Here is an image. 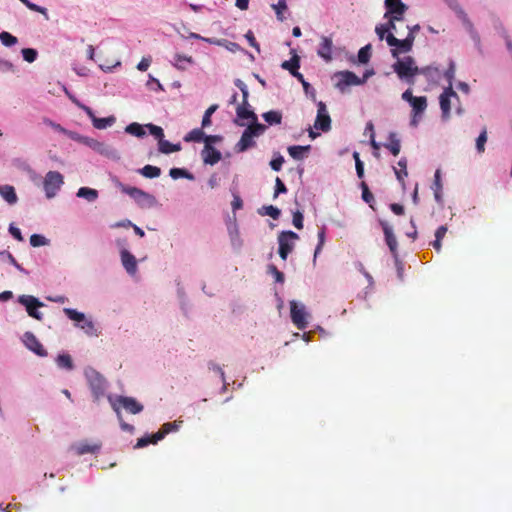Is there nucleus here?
<instances>
[{
    "instance_id": "nucleus-45",
    "label": "nucleus",
    "mask_w": 512,
    "mask_h": 512,
    "mask_svg": "<svg viewBox=\"0 0 512 512\" xmlns=\"http://www.w3.org/2000/svg\"><path fill=\"white\" fill-rule=\"evenodd\" d=\"M0 41L4 46L7 47L13 46L18 42L15 36L6 31L0 33Z\"/></svg>"
},
{
    "instance_id": "nucleus-36",
    "label": "nucleus",
    "mask_w": 512,
    "mask_h": 512,
    "mask_svg": "<svg viewBox=\"0 0 512 512\" xmlns=\"http://www.w3.org/2000/svg\"><path fill=\"white\" fill-rule=\"evenodd\" d=\"M204 135L205 133L203 132L202 129L200 128H195L193 130H191L185 137H184V141L186 142H202L204 141Z\"/></svg>"
},
{
    "instance_id": "nucleus-64",
    "label": "nucleus",
    "mask_w": 512,
    "mask_h": 512,
    "mask_svg": "<svg viewBox=\"0 0 512 512\" xmlns=\"http://www.w3.org/2000/svg\"><path fill=\"white\" fill-rule=\"evenodd\" d=\"M269 272L273 274L276 282H278V283L284 282V274L281 271H279L276 266L270 265Z\"/></svg>"
},
{
    "instance_id": "nucleus-13",
    "label": "nucleus",
    "mask_w": 512,
    "mask_h": 512,
    "mask_svg": "<svg viewBox=\"0 0 512 512\" xmlns=\"http://www.w3.org/2000/svg\"><path fill=\"white\" fill-rule=\"evenodd\" d=\"M458 98L457 93L453 90L452 83L448 85L444 89V91L441 93L439 97L440 102V108L442 110V116L443 118L447 119L450 116V109H451V98Z\"/></svg>"
},
{
    "instance_id": "nucleus-47",
    "label": "nucleus",
    "mask_w": 512,
    "mask_h": 512,
    "mask_svg": "<svg viewBox=\"0 0 512 512\" xmlns=\"http://www.w3.org/2000/svg\"><path fill=\"white\" fill-rule=\"evenodd\" d=\"M218 109V105L217 104H213L211 105L204 113L203 115V118H202V128H205L207 126H210L211 125V116L212 114Z\"/></svg>"
},
{
    "instance_id": "nucleus-35",
    "label": "nucleus",
    "mask_w": 512,
    "mask_h": 512,
    "mask_svg": "<svg viewBox=\"0 0 512 512\" xmlns=\"http://www.w3.org/2000/svg\"><path fill=\"white\" fill-rule=\"evenodd\" d=\"M144 127L145 126H143L137 122H133L126 126L125 131L130 135L141 138V137L145 136V134H146Z\"/></svg>"
},
{
    "instance_id": "nucleus-32",
    "label": "nucleus",
    "mask_w": 512,
    "mask_h": 512,
    "mask_svg": "<svg viewBox=\"0 0 512 512\" xmlns=\"http://www.w3.org/2000/svg\"><path fill=\"white\" fill-rule=\"evenodd\" d=\"M262 116L269 125H279L282 122V113L280 111L271 110L263 113Z\"/></svg>"
},
{
    "instance_id": "nucleus-6",
    "label": "nucleus",
    "mask_w": 512,
    "mask_h": 512,
    "mask_svg": "<svg viewBox=\"0 0 512 512\" xmlns=\"http://www.w3.org/2000/svg\"><path fill=\"white\" fill-rule=\"evenodd\" d=\"M299 239L297 233L293 231H282L278 235V244H279V256L282 260H286L289 253H291L295 246V241Z\"/></svg>"
},
{
    "instance_id": "nucleus-16",
    "label": "nucleus",
    "mask_w": 512,
    "mask_h": 512,
    "mask_svg": "<svg viewBox=\"0 0 512 512\" xmlns=\"http://www.w3.org/2000/svg\"><path fill=\"white\" fill-rule=\"evenodd\" d=\"M410 105L412 107L411 125L417 126V117L421 116L427 108V98L425 96H416V98L413 99Z\"/></svg>"
},
{
    "instance_id": "nucleus-27",
    "label": "nucleus",
    "mask_w": 512,
    "mask_h": 512,
    "mask_svg": "<svg viewBox=\"0 0 512 512\" xmlns=\"http://www.w3.org/2000/svg\"><path fill=\"white\" fill-rule=\"evenodd\" d=\"M384 147L387 148L394 156H398L401 150V143L397 138L396 133L391 132L389 134V142L385 143Z\"/></svg>"
},
{
    "instance_id": "nucleus-48",
    "label": "nucleus",
    "mask_w": 512,
    "mask_h": 512,
    "mask_svg": "<svg viewBox=\"0 0 512 512\" xmlns=\"http://www.w3.org/2000/svg\"><path fill=\"white\" fill-rule=\"evenodd\" d=\"M487 142V129L484 127L480 135L476 139V149L478 153L485 151V143Z\"/></svg>"
},
{
    "instance_id": "nucleus-51",
    "label": "nucleus",
    "mask_w": 512,
    "mask_h": 512,
    "mask_svg": "<svg viewBox=\"0 0 512 512\" xmlns=\"http://www.w3.org/2000/svg\"><path fill=\"white\" fill-rule=\"evenodd\" d=\"M360 187L362 189V199L372 207L371 204L374 202V196L370 192L368 185L366 182L362 181Z\"/></svg>"
},
{
    "instance_id": "nucleus-58",
    "label": "nucleus",
    "mask_w": 512,
    "mask_h": 512,
    "mask_svg": "<svg viewBox=\"0 0 512 512\" xmlns=\"http://www.w3.org/2000/svg\"><path fill=\"white\" fill-rule=\"evenodd\" d=\"M82 323V325H78L81 329L85 330V332L90 336L96 335V328L91 320H87L85 318Z\"/></svg>"
},
{
    "instance_id": "nucleus-37",
    "label": "nucleus",
    "mask_w": 512,
    "mask_h": 512,
    "mask_svg": "<svg viewBox=\"0 0 512 512\" xmlns=\"http://www.w3.org/2000/svg\"><path fill=\"white\" fill-rule=\"evenodd\" d=\"M446 4L456 13L457 17L462 21L468 17L467 13L461 7L457 0H444Z\"/></svg>"
},
{
    "instance_id": "nucleus-31",
    "label": "nucleus",
    "mask_w": 512,
    "mask_h": 512,
    "mask_svg": "<svg viewBox=\"0 0 512 512\" xmlns=\"http://www.w3.org/2000/svg\"><path fill=\"white\" fill-rule=\"evenodd\" d=\"M77 196L89 202H94L98 198V191L89 187H81L77 191Z\"/></svg>"
},
{
    "instance_id": "nucleus-62",
    "label": "nucleus",
    "mask_w": 512,
    "mask_h": 512,
    "mask_svg": "<svg viewBox=\"0 0 512 512\" xmlns=\"http://www.w3.org/2000/svg\"><path fill=\"white\" fill-rule=\"evenodd\" d=\"M284 163V158L281 155H278L277 157L273 158L270 161V166L274 171H280L282 168V165Z\"/></svg>"
},
{
    "instance_id": "nucleus-9",
    "label": "nucleus",
    "mask_w": 512,
    "mask_h": 512,
    "mask_svg": "<svg viewBox=\"0 0 512 512\" xmlns=\"http://www.w3.org/2000/svg\"><path fill=\"white\" fill-rule=\"evenodd\" d=\"M18 302L25 306L28 315L36 320H42V314L37 310L43 306L36 297L31 295H21L18 298Z\"/></svg>"
},
{
    "instance_id": "nucleus-7",
    "label": "nucleus",
    "mask_w": 512,
    "mask_h": 512,
    "mask_svg": "<svg viewBox=\"0 0 512 512\" xmlns=\"http://www.w3.org/2000/svg\"><path fill=\"white\" fill-rule=\"evenodd\" d=\"M85 374L94 398L99 400L104 395L106 388L104 377L94 369L87 370Z\"/></svg>"
},
{
    "instance_id": "nucleus-44",
    "label": "nucleus",
    "mask_w": 512,
    "mask_h": 512,
    "mask_svg": "<svg viewBox=\"0 0 512 512\" xmlns=\"http://www.w3.org/2000/svg\"><path fill=\"white\" fill-rule=\"evenodd\" d=\"M433 189H434V195H435L436 201L440 202L441 201V193L440 192H441V189H442V184H441L440 171L439 170H437L435 172Z\"/></svg>"
},
{
    "instance_id": "nucleus-40",
    "label": "nucleus",
    "mask_w": 512,
    "mask_h": 512,
    "mask_svg": "<svg viewBox=\"0 0 512 512\" xmlns=\"http://www.w3.org/2000/svg\"><path fill=\"white\" fill-rule=\"evenodd\" d=\"M56 363L60 368H65L67 370L73 369V361L69 354H60L56 359Z\"/></svg>"
},
{
    "instance_id": "nucleus-42",
    "label": "nucleus",
    "mask_w": 512,
    "mask_h": 512,
    "mask_svg": "<svg viewBox=\"0 0 512 512\" xmlns=\"http://www.w3.org/2000/svg\"><path fill=\"white\" fill-rule=\"evenodd\" d=\"M271 7L275 11L277 19L279 21H283L284 20L283 12L287 10L286 0H278V3L272 4Z\"/></svg>"
},
{
    "instance_id": "nucleus-39",
    "label": "nucleus",
    "mask_w": 512,
    "mask_h": 512,
    "mask_svg": "<svg viewBox=\"0 0 512 512\" xmlns=\"http://www.w3.org/2000/svg\"><path fill=\"white\" fill-rule=\"evenodd\" d=\"M282 68L288 70L292 75H296V71L299 69V57L294 56L288 61L282 63Z\"/></svg>"
},
{
    "instance_id": "nucleus-52",
    "label": "nucleus",
    "mask_w": 512,
    "mask_h": 512,
    "mask_svg": "<svg viewBox=\"0 0 512 512\" xmlns=\"http://www.w3.org/2000/svg\"><path fill=\"white\" fill-rule=\"evenodd\" d=\"M0 256H5L8 258V261L10 264H12L16 269H18L20 272L28 274V272L20 265L15 257L9 252V251H0Z\"/></svg>"
},
{
    "instance_id": "nucleus-23",
    "label": "nucleus",
    "mask_w": 512,
    "mask_h": 512,
    "mask_svg": "<svg viewBox=\"0 0 512 512\" xmlns=\"http://www.w3.org/2000/svg\"><path fill=\"white\" fill-rule=\"evenodd\" d=\"M332 47V40L328 37H322L317 54L326 62H329L332 59Z\"/></svg>"
},
{
    "instance_id": "nucleus-30",
    "label": "nucleus",
    "mask_w": 512,
    "mask_h": 512,
    "mask_svg": "<svg viewBox=\"0 0 512 512\" xmlns=\"http://www.w3.org/2000/svg\"><path fill=\"white\" fill-rule=\"evenodd\" d=\"M42 121H43V124H45L48 127H51L53 130H55L59 133L68 135L72 139H77V137L75 136L76 135L75 133L68 131L67 129L62 127L60 124L55 123L51 119L45 117V118H43Z\"/></svg>"
},
{
    "instance_id": "nucleus-56",
    "label": "nucleus",
    "mask_w": 512,
    "mask_h": 512,
    "mask_svg": "<svg viewBox=\"0 0 512 512\" xmlns=\"http://www.w3.org/2000/svg\"><path fill=\"white\" fill-rule=\"evenodd\" d=\"M22 55L25 61L32 63L37 58V51L33 48H24L22 49Z\"/></svg>"
},
{
    "instance_id": "nucleus-59",
    "label": "nucleus",
    "mask_w": 512,
    "mask_h": 512,
    "mask_svg": "<svg viewBox=\"0 0 512 512\" xmlns=\"http://www.w3.org/2000/svg\"><path fill=\"white\" fill-rule=\"evenodd\" d=\"M174 59H175V66L178 69H184V66L182 65L183 62H188V63L193 62V59L191 56H186V55H181V54H176Z\"/></svg>"
},
{
    "instance_id": "nucleus-50",
    "label": "nucleus",
    "mask_w": 512,
    "mask_h": 512,
    "mask_svg": "<svg viewBox=\"0 0 512 512\" xmlns=\"http://www.w3.org/2000/svg\"><path fill=\"white\" fill-rule=\"evenodd\" d=\"M235 85L242 92V103L241 104L249 105V103H248L249 91H248L247 85L240 79L235 80Z\"/></svg>"
},
{
    "instance_id": "nucleus-2",
    "label": "nucleus",
    "mask_w": 512,
    "mask_h": 512,
    "mask_svg": "<svg viewBox=\"0 0 512 512\" xmlns=\"http://www.w3.org/2000/svg\"><path fill=\"white\" fill-rule=\"evenodd\" d=\"M108 399L117 414L118 420H122L121 407L131 414H138L143 411V405L133 397L118 396L116 398L109 397Z\"/></svg>"
},
{
    "instance_id": "nucleus-28",
    "label": "nucleus",
    "mask_w": 512,
    "mask_h": 512,
    "mask_svg": "<svg viewBox=\"0 0 512 512\" xmlns=\"http://www.w3.org/2000/svg\"><path fill=\"white\" fill-rule=\"evenodd\" d=\"M310 145L300 146L294 145L288 147L289 155L295 160H302L305 157V153L310 150Z\"/></svg>"
},
{
    "instance_id": "nucleus-49",
    "label": "nucleus",
    "mask_w": 512,
    "mask_h": 512,
    "mask_svg": "<svg viewBox=\"0 0 512 512\" xmlns=\"http://www.w3.org/2000/svg\"><path fill=\"white\" fill-rule=\"evenodd\" d=\"M169 175L173 179H178V178L193 179V176L187 170L181 169V168H172V169H170Z\"/></svg>"
},
{
    "instance_id": "nucleus-8",
    "label": "nucleus",
    "mask_w": 512,
    "mask_h": 512,
    "mask_svg": "<svg viewBox=\"0 0 512 512\" xmlns=\"http://www.w3.org/2000/svg\"><path fill=\"white\" fill-rule=\"evenodd\" d=\"M122 191L133 198L142 208L153 207L156 203V199L153 195L139 188L122 186Z\"/></svg>"
},
{
    "instance_id": "nucleus-21",
    "label": "nucleus",
    "mask_w": 512,
    "mask_h": 512,
    "mask_svg": "<svg viewBox=\"0 0 512 512\" xmlns=\"http://www.w3.org/2000/svg\"><path fill=\"white\" fill-rule=\"evenodd\" d=\"M121 261L127 273H129L130 275H134L136 273L137 260L133 254H131L129 251L125 249L122 250Z\"/></svg>"
},
{
    "instance_id": "nucleus-14",
    "label": "nucleus",
    "mask_w": 512,
    "mask_h": 512,
    "mask_svg": "<svg viewBox=\"0 0 512 512\" xmlns=\"http://www.w3.org/2000/svg\"><path fill=\"white\" fill-rule=\"evenodd\" d=\"M24 345L40 357L47 356V351L32 332H25L23 335Z\"/></svg>"
},
{
    "instance_id": "nucleus-1",
    "label": "nucleus",
    "mask_w": 512,
    "mask_h": 512,
    "mask_svg": "<svg viewBox=\"0 0 512 512\" xmlns=\"http://www.w3.org/2000/svg\"><path fill=\"white\" fill-rule=\"evenodd\" d=\"M393 71L397 74L398 78L409 85L415 84V76L419 74H426L428 68H419L413 57L406 56L398 58L392 65Z\"/></svg>"
},
{
    "instance_id": "nucleus-10",
    "label": "nucleus",
    "mask_w": 512,
    "mask_h": 512,
    "mask_svg": "<svg viewBox=\"0 0 512 512\" xmlns=\"http://www.w3.org/2000/svg\"><path fill=\"white\" fill-rule=\"evenodd\" d=\"M314 128L323 132H327L331 129V118L326 104L322 101L317 103V116L314 122Z\"/></svg>"
},
{
    "instance_id": "nucleus-61",
    "label": "nucleus",
    "mask_w": 512,
    "mask_h": 512,
    "mask_svg": "<svg viewBox=\"0 0 512 512\" xmlns=\"http://www.w3.org/2000/svg\"><path fill=\"white\" fill-rule=\"evenodd\" d=\"M286 192H287V188H286L285 184L282 182V180L279 177H277L275 180L274 198L278 197L279 194L286 193Z\"/></svg>"
},
{
    "instance_id": "nucleus-38",
    "label": "nucleus",
    "mask_w": 512,
    "mask_h": 512,
    "mask_svg": "<svg viewBox=\"0 0 512 512\" xmlns=\"http://www.w3.org/2000/svg\"><path fill=\"white\" fill-rule=\"evenodd\" d=\"M140 173L146 178H157L161 174V169L157 166L146 165L140 170Z\"/></svg>"
},
{
    "instance_id": "nucleus-41",
    "label": "nucleus",
    "mask_w": 512,
    "mask_h": 512,
    "mask_svg": "<svg viewBox=\"0 0 512 512\" xmlns=\"http://www.w3.org/2000/svg\"><path fill=\"white\" fill-rule=\"evenodd\" d=\"M259 213H260L261 215H268V216H270L271 218H273L274 220H277V219L280 217L281 211H280V209H278V208H277V207H275V206L268 205V206H263V207L259 210Z\"/></svg>"
},
{
    "instance_id": "nucleus-26",
    "label": "nucleus",
    "mask_w": 512,
    "mask_h": 512,
    "mask_svg": "<svg viewBox=\"0 0 512 512\" xmlns=\"http://www.w3.org/2000/svg\"><path fill=\"white\" fill-rule=\"evenodd\" d=\"M0 195L10 204L13 205L17 202L18 197L15 189L11 185L0 186Z\"/></svg>"
},
{
    "instance_id": "nucleus-57",
    "label": "nucleus",
    "mask_w": 512,
    "mask_h": 512,
    "mask_svg": "<svg viewBox=\"0 0 512 512\" xmlns=\"http://www.w3.org/2000/svg\"><path fill=\"white\" fill-rule=\"evenodd\" d=\"M48 243L47 239L40 234H33L30 237V244L33 247L44 246Z\"/></svg>"
},
{
    "instance_id": "nucleus-24",
    "label": "nucleus",
    "mask_w": 512,
    "mask_h": 512,
    "mask_svg": "<svg viewBox=\"0 0 512 512\" xmlns=\"http://www.w3.org/2000/svg\"><path fill=\"white\" fill-rule=\"evenodd\" d=\"M250 105H243L238 104L236 107V115L238 119L241 120H251L257 121V115L254 113V111L249 109Z\"/></svg>"
},
{
    "instance_id": "nucleus-18",
    "label": "nucleus",
    "mask_w": 512,
    "mask_h": 512,
    "mask_svg": "<svg viewBox=\"0 0 512 512\" xmlns=\"http://www.w3.org/2000/svg\"><path fill=\"white\" fill-rule=\"evenodd\" d=\"M101 446L100 442L89 443L88 441H81L74 444L71 448L80 456L88 453L95 454L101 449Z\"/></svg>"
},
{
    "instance_id": "nucleus-55",
    "label": "nucleus",
    "mask_w": 512,
    "mask_h": 512,
    "mask_svg": "<svg viewBox=\"0 0 512 512\" xmlns=\"http://www.w3.org/2000/svg\"><path fill=\"white\" fill-rule=\"evenodd\" d=\"M388 21L387 23L384 24V26H386L387 28V32L388 34L389 33H392V31H397L396 30V22L397 21H401L403 19V17H399V16H394V15H390L388 18H386Z\"/></svg>"
},
{
    "instance_id": "nucleus-43",
    "label": "nucleus",
    "mask_w": 512,
    "mask_h": 512,
    "mask_svg": "<svg viewBox=\"0 0 512 512\" xmlns=\"http://www.w3.org/2000/svg\"><path fill=\"white\" fill-rule=\"evenodd\" d=\"M64 313L67 315L69 319L76 321L78 323H82V321H84L86 318L82 312H78L77 310L72 308H64Z\"/></svg>"
},
{
    "instance_id": "nucleus-12",
    "label": "nucleus",
    "mask_w": 512,
    "mask_h": 512,
    "mask_svg": "<svg viewBox=\"0 0 512 512\" xmlns=\"http://www.w3.org/2000/svg\"><path fill=\"white\" fill-rule=\"evenodd\" d=\"M80 109L83 110L86 113V115L91 119L92 124L96 129H106L107 127L112 126L116 122V118L114 116H109L105 118L96 117L93 110L86 105H81Z\"/></svg>"
},
{
    "instance_id": "nucleus-4",
    "label": "nucleus",
    "mask_w": 512,
    "mask_h": 512,
    "mask_svg": "<svg viewBox=\"0 0 512 512\" xmlns=\"http://www.w3.org/2000/svg\"><path fill=\"white\" fill-rule=\"evenodd\" d=\"M182 421H174V422H168L162 425L161 429L157 431L156 433L150 435V436H144L137 440V443L135 445L136 448H142L147 446L148 444H156L158 441L162 440L168 433L171 431L177 430L178 427Z\"/></svg>"
},
{
    "instance_id": "nucleus-22",
    "label": "nucleus",
    "mask_w": 512,
    "mask_h": 512,
    "mask_svg": "<svg viewBox=\"0 0 512 512\" xmlns=\"http://www.w3.org/2000/svg\"><path fill=\"white\" fill-rule=\"evenodd\" d=\"M464 27L466 28L467 32L469 33L471 39L473 40L477 50L479 53H483L482 44H481V38L479 33L476 31L474 24L471 22L469 17L465 18L461 21Z\"/></svg>"
},
{
    "instance_id": "nucleus-54",
    "label": "nucleus",
    "mask_w": 512,
    "mask_h": 512,
    "mask_svg": "<svg viewBox=\"0 0 512 512\" xmlns=\"http://www.w3.org/2000/svg\"><path fill=\"white\" fill-rule=\"evenodd\" d=\"M145 127L149 130L150 134L160 141L164 137V131L160 126L152 123L146 124Z\"/></svg>"
},
{
    "instance_id": "nucleus-63",
    "label": "nucleus",
    "mask_w": 512,
    "mask_h": 512,
    "mask_svg": "<svg viewBox=\"0 0 512 512\" xmlns=\"http://www.w3.org/2000/svg\"><path fill=\"white\" fill-rule=\"evenodd\" d=\"M303 218L302 212L296 211L293 213V225L299 230L303 228Z\"/></svg>"
},
{
    "instance_id": "nucleus-15",
    "label": "nucleus",
    "mask_w": 512,
    "mask_h": 512,
    "mask_svg": "<svg viewBox=\"0 0 512 512\" xmlns=\"http://www.w3.org/2000/svg\"><path fill=\"white\" fill-rule=\"evenodd\" d=\"M386 12L384 18L390 15L403 17L408 7L401 0H385Z\"/></svg>"
},
{
    "instance_id": "nucleus-34",
    "label": "nucleus",
    "mask_w": 512,
    "mask_h": 512,
    "mask_svg": "<svg viewBox=\"0 0 512 512\" xmlns=\"http://www.w3.org/2000/svg\"><path fill=\"white\" fill-rule=\"evenodd\" d=\"M398 166H399V169L397 168H393L394 169V172H395V175H396V178L399 182L401 183H404V178L408 175V172H407V159L406 158H401L399 161H398Z\"/></svg>"
},
{
    "instance_id": "nucleus-29",
    "label": "nucleus",
    "mask_w": 512,
    "mask_h": 512,
    "mask_svg": "<svg viewBox=\"0 0 512 512\" xmlns=\"http://www.w3.org/2000/svg\"><path fill=\"white\" fill-rule=\"evenodd\" d=\"M158 149L163 154H170L181 150L180 144H172L165 140L164 137L158 141Z\"/></svg>"
},
{
    "instance_id": "nucleus-25",
    "label": "nucleus",
    "mask_w": 512,
    "mask_h": 512,
    "mask_svg": "<svg viewBox=\"0 0 512 512\" xmlns=\"http://www.w3.org/2000/svg\"><path fill=\"white\" fill-rule=\"evenodd\" d=\"M256 145L253 137L250 136L247 132H243L239 142L236 144L237 152H244Z\"/></svg>"
},
{
    "instance_id": "nucleus-53",
    "label": "nucleus",
    "mask_w": 512,
    "mask_h": 512,
    "mask_svg": "<svg viewBox=\"0 0 512 512\" xmlns=\"http://www.w3.org/2000/svg\"><path fill=\"white\" fill-rule=\"evenodd\" d=\"M0 256H5L8 258V261L10 264H12L16 269H18L20 272L28 274V272L20 265L15 257L9 252V251H0Z\"/></svg>"
},
{
    "instance_id": "nucleus-20",
    "label": "nucleus",
    "mask_w": 512,
    "mask_h": 512,
    "mask_svg": "<svg viewBox=\"0 0 512 512\" xmlns=\"http://www.w3.org/2000/svg\"><path fill=\"white\" fill-rule=\"evenodd\" d=\"M381 226L385 235L386 244L388 245L391 253L396 257L398 253V243L393 230L386 222H381Z\"/></svg>"
},
{
    "instance_id": "nucleus-33",
    "label": "nucleus",
    "mask_w": 512,
    "mask_h": 512,
    "mask_svg": "<svg viewBox=\"0 0 512 512\" xmlns=\"http://www.w3.org/2000/svg\"><path fill=\"white\" fill-rule=\"evenodd\" d=\"M265 130V125L258 123V121H252L251 124L248 125V127L244 131L254 138L263 134Z\"/></svg>"
},
{
    "instance_id": "nucleus-3",
    "label": "nucleus",
    "mask_w": 512,
    "mask_h": 512,
    "mask_svg": "<svg viewBox=\"0 0 512 512\" xmlns=\"http://www.w3.org/2000/svg\"><path fill=\"white\" fill-rule=\"evenodd\" d=\"M414 40L415 36L412 34V32H409L407 37L403 40L396 38L393 33L386 35L387 44L391 47H395L391 49V54L394 58L397 59L399 58L400 53H407L411 51Z\"/></svg>"
},
{
    "instance_id": "nucleus-46",
    "label": "nucleus",
    "mask_w": 512,
    "mask_h": 512,
    "mask_svg": "<svg viewBox=\"0 0 512 512\" xmlns=\"http://www.w3.org/2000/svg\"><path fill=\"white\" fill-rule=\"evenodd\" d=\"M371 57V45H366L362 47L358 52V60L362 64H366L369 62Z\"/></svg>"
},
{
    "instance_id": "nucleus-17",
    "label": "nucleus",
    "mask_w": 512,
    "mask_h": 512,
    "mask_svg": "<svg viewBox=\"0 0 512 512\" xmlns=\"http://www.w3.org/2000/svg\"><path fill=\"white\" fill-rule=\"evenodd\" d=\"M339 80L337 87L342 89L345 86L360 85L363 81L351 71H342L336 75Z\"/></svg>"
},
{
    "instance_id": "nucleus-5",
    "label": "nucleus",
    "mask_w": 512,
    "mask_h": 512,
    "mask_svg": "<svg viewBox=\"0 0 512 512\" xmlns=\"http://www.w3.org/2000/svg\"><path fill=\"white\" fill-rule=\"evenodd\" d=\"M64 184V177L58 171H49L43 181V188L48 199H51L56 196L57 192L60 190L62 185Z\"/></svg>"
},
{
    "instance_id": "nucleus-11",
    "label": "nucleus",
    "mask_w": 512,
    "mask_h": 512,
    "mask_svg": "<svg viewBox=\"0 0 512 512\" xmlns=\"http://www.w3.org/2000/svg\"><path fill=\"white\" fill-rule=\"evenodd\" d=\"M290 314L293 324L300 330L307 327L306 311L303 305H299L296 301L290 302Z\"/></svg>"
},
{
    "instance_id": "nucleus-19",
    "label": "nucleus",
    "mask_w": 512,
    "mask_h": 512,
    "mask_svg": "<svg viewBox=\"0 0 512 512\" xmlns=\"http://www.w3.org/2000/svg\"><path fill=\"white\" fill-rule=\"evenodd\" d=\"M201 156L203 162L209 165H215L221 160V152L214 148L213 146H204Z\"/></svg>"
},
{
    "instance_id": "nucleus-60",
    "label": "nucleus",
    "mask_w": 512,
    "mask_h": 512,
    "mask_svg": "<svg viewBox=\"0 0 512 512\" xmlns=\"http://www.w3.org/2000/svg\"><path fill=\"white\" fill-rule=\"evenodd\" d=\"M223 140L221 135H204V146H212L213 143H219Z\"/></svg>"
}]
</instances>
